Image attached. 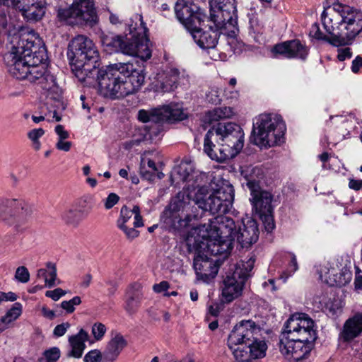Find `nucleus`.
I'll return each instance as SVG.
<instances>
[{
	"label": "nucleus",
	"mask_w": 362,
	"mask_h": 362,
	"mask_svg": "<svg viewBox=\"0 0 362 362\" xmlns=\"http://www.w3.org/2000/svg\"><path fill=\"white\" fill-rule=\"evenodd\" d=\"M47 59L45 47L33 33L21 35L11 51L4 56L13 77L28 80L50 98L57 100L62 90L46 64Z\"/></svg>",
	"instance_id": "f257e3e1"
},
{
	"label": "nucleus",
	"mask_w": 362,
	"mask_h": 362,
	"mask_svg": "<svg viewBox=\"0 0 362 362\" xmlns=\"http://www.w3.org/2000/svg\"><path fill=\"white\" fill-rule=\"evenodd\" d=\"M47 59L45 47L33 33L21 35L11 51L4 56L13 77L28 80L50 98L57 100L62 90L46 64Z\"/></svg>",
	"instance_id": "f03ea898"
},
{
	"label": "nucleus",
	"mask_w": 362,
	"mask_h": 362,
	"mask_svg": "<svg viewBox=\"0 0 362 362\" xmlns=\"http://www.w3.org/2000/svg\"><path fill=\"white\" fill-rule=\"evenodd\" d=\"M190 199L204 211H209L212 214H226L232 206L234 189L232 185L226 183L215 190L206 186L199 187L194 194L179 192L171 199L161 216L166 226L174 230H180L201 217L199 209L192 205Z\"/></svg>",
	"instance_id": "7ed1b4c3"
},
{
	"label": "nucleus",
	"mask_w": 362,
	"mask_h": 362,
	"mask_svg": "<svg viewBox=\"0 0 362 362\" xmlns=\"http://www.w3.org/2000/svg\"><path fill=\"white\" fill-rule=\"evenodd\" d=\"M322 21L326 32L334 35L335 47L351 44L362 32V11L338 2L323 11Z\"/></svg>",
	"instance_id": "20e7f679"
},
{
	"label": "nucleus",
	"mask_w": 362,
	"mask_h": 362,
	"mask_svg": "<svg viewBox=\"0 0 362 362\" xmlns=\"http://www.w3.org/2000/svg\"><path fill=\"white\" fill-rule=\"evenodd\" d=\"M244 133L233 122L218 123L204 137V151L212 160L223 162L234 158L243 148Z\"/></svg>",
	"instance_id": "39448f33"
},
{
	"label": "nucleus",
	"mask_w": 362,
	"mask_h": 362,
	"mask_svg": "<svg viewBox=\"0 0 362 362\" xmlns=\"http://www.w3.org/2000/svg\"><path fill=\"white\" fill-rule=\"evenodd\" d=\"M68 57L72 71L81 82H86L94 65L99 66V52L93 40L83 35L76 36L70 42Z\"/></svg>",
	"instance_id": "423d86ee"
},
{
	"label": "nucleus",
	"mask_w": 362,
	"mask_h": 362,
	"mask_svg": "<svg viewBox=\"0 0 362 362\" xmlns=\"http://www.w3.org/2000/svg\"><path fill=\"white\" fill-rule=\"evenodd\" d=\"M286 127L281 116L262 114L253 122L254 143L261 148H269L282 142Z\"/></svg>",
	"instance_id": "0eeeda50"
},
{
	"label": "nucleus",
	"mask_w": 362,
	"mask_h": 362,
	"mask_svg": "<svg viewBox=\"0 0 362 362\" xmlns=\"http://www.w3.org/2000/svg\"><path fill=\"white\" fill-rule=\"evenodd\" d=\"M122 72L120 64L101 69L94 65L92 71L89 72V76H87L86 81L91 83L92 81L89 80L96 78L100 90L105 97L119 98L126 96L122 80L125 78Z\"/></svg>",
	"instance_id": "6e6552de"
},
{
	"label": "nucleus",
	"mask_w": 362,
	"mask_h": 362,
	"mask_svg": "<svg viewBox=\"0 0 362 362\" xmlns=\"http://www.w3.org/2000/svg\"><path fill=\"white\" fill-rule=\"evenodd\" d=\"M255 262L253 257L246 262L240 261L235 265L232 272L227 274L222 287L224 301L230 303L241 295L246 281L252 276Z\"/></svg>",
	"instance_id": "1a4fd4ad"
},
{
	"label": "nucleus",
	"mask_w": 362,
	"mask_h": 362,
	"mask_svg": "<svg viewBox=\"0 0 362 362\" xmlns=\"http://www.w3.org/2000/svg\"><path fill=\"white\" fill-rule=\"evenodd\" d=\"M58 17L69 25H84L93 27L98 22L93 0H74L67 8L59 9Z\"/></svg>",
	"instance_id": "9d476101"
},
{
	"label": "nucleus",
	"mask_w": 362,
	"mask_h": 362,
	"mask_svg": "<svg viewBox=\"0 0 362 362\" xmlns=\"http://www.w3.org/2000/svg\"><path fill=\"white\" fill-rule=\"evenodd\" d=\"M31 205L21 199H0V220L17 230L33 214Z\"/></svg>",
	"instance_id": "9b49d317"
},
{
	"label": "nucleus",
	"mask_w": 362,
	"mask_h": 362,
	"mask_svg": "<svg viewBox=\"0 0 362 362\" xmlns=\"http://www.w3.org/2000/svg\"><path fill=\"white\" fill-rule=\"evenodd\" d=\"M281 334L313 344L317 337L315 322L305 313L291 315L285 322Z\"/></svg>",
	"instance_id": "f8f14e48"
},
{
	"label": "nucleus",
	"mask_w": 362,
	"mask_h": 362,
	"mask_svg": "<svg viewBox=\"0 0 362 362\" xmlns=\"http://www.w3.org/2000/svg\"><path fill=\"white\" fill-rule=\"evenodd\" d=\"M210 18L216 27L229 29L235 35L237 10L235 0H211Z\"/></svg>",
	"instance_id": "ddd939ff"
},
{
	"label": "nucleus",
	"mask_w": 362,
	"mask_h": 362,
	"mask_svg": "<svg viewBox=\"0 0 362 362\" xmlns=\"http://www.w3.org/2000/svg\"><path fill=\"white\" fill-rule=\"evenodd\" d=\"M250 175H244L246 186L251 192L252 198L250 202L259 216L265 215L273 212L272 206V195L270 192L262 191L259 186V175H261V170L258 168H253L250 170Z\"/></svg>",
	"instance_id": "4468645a"
},
{
	"label": "nucleus",
	"mask_w": 362,
	"mask_h": 362,
	"mask_svg": "<svg viewBox=\"0 0 362 362\" xmlns=\"http://www.w3.org/2000/svg\"><path fill=\"white\" fill-rule=\"evenodd\" d=\"M129 35L127 39L131 40L136 46V50L139 53V58L146 61L151 58V51L148 47V28L144 22L141 14L135 13L130 19L127 25Z\"/></svg>",
	"instance_id": "2eb2a0df"
},
{
	"label": "nucleus",
	"mask_w": 362,
	"mask_h": 362,
	"mask_svg": "<svg viewBox=\"0 0 362 362\" xmlns=\"http://www.w3.org/2000/svg\"><path fill=\"white\" fill-rule=\"evenodd\" d=\"M259 332V327L251 320H242L237 324L228 337V346L234 357H235V351L243 349L247 344L251 343V340H253Z\"/></svg>",
	"instance_id": "dca6fc26"
},
{
	"label": "nucleus",
	"mask_w": 362,
	"mask_h": 362,
	"mask_svg": "<svg viewBox=\"0 0 362 362\" xmlns=\"http://www.w3.org/2000/svg\"><path fill=\"white\" fill-rule=\"evenodd\" d=\"M237 226L230 217L218 215L214 218L209 220L208 223H204L198 227L200 237H219L230 239L233 241Z\"/></svg>",
	"instance_id": "f3484780"
},
{
	"label": "nucleus",
	"mask_w": 362,
	"mask_h": 362,
	"mask_svg": "<svg viewBox=\"0 0 362 362\" xmlns=\"http://www.w3.org/2000/svg\"><path fill=\"white\" fill-rule=\"evenodd\" d=\"M197 25L194 29L189 30L192 37L197 45L204 49H214L218 44L221 34L225 40H228V44L231 47L232 44L235 41V35L230 32L229 29H220L216 27L214 29L209 26L207 30L200 28Z\"/></svg>",
	"instance_id": "a211bd4d"
},
{
	"label": "nucleus",
	"mask_w": 362,
	"mask_h": 362,
	"mask_svg": "<svg viewBox=\"0 0 362 362\" xmlns=\"http://www.w3.org/2000/svg\"><path fill=\"white\" fill-rule=\"evenodd\" d=\"M279 347L280 352L285 358L300 362L309 356L314 347V344L298 339H292L288 336L281 334Z\"/></svg>",
	"instance_id": "6ab92c4d"
},
{
	"label": "nucleus",
	"mask_w": 362,
	"mask_h": 362,
	"mask_svg": "<svg viewBox=\"0 0 362 362\" xmlns=\"http://www.w3.org/2000/svg\"><path fill=\"white\" fill-rule=\"evenodd\" d=\"M175 12L179 21L189 31L204 21L206 15L194 4L185 0H177L175 6Z\"/></svg>",
	"instance_id": "aec40b11"
},
{
	"label": "nucleus",
	"mask_w": 362,
	"mask_h": 362,
	"mask_svg": "<svg viewBox=\"0 0 362 362\" xmlns=\"http://www.w3.org/2000/svg\"><path fill=\"white\" fill-rule=\"evenodd\" d=\"M100 38L103 46L107 48L110 52H122L139 58V53H137L135 48L136 46L127 39V34H126V37L124 38L121 35L102 32Z\"/></svg>",
	"instance_id": "412c9836"
},
{
	"label": "nucleus",
	"mask_w": 362,
	"mask_h": 362,
	"mask_svg": "<svg viewBox=\"0 0 362 362\" xmlns=\"http://www.w3.org/2000/svg\"><path fill=\"white\" fill-rule=\"evenodd\" d=\"M221 259H212L206 254L198 253L194 259L193 267L198 279L208 282L214 279L218 271Z\"/></svg>",
	"instance_id": "4be33fe9"
},
{
	"label": "nucleus",
	"mask_w": 362,
	"mask_h": 362,
	"mask_svg": "<svg viewBox=\"0 0 362 362\" xmlns=\"http://www.w3.org/2000/svg\"><path fill=\"white\" fill-rule=\"evenodd\" d=\"M259 238V229L256 221L251 218L243 219L235 229L233 241L237 240L241 247H249L256 243Z\"/></svg>",
	"instance_id": "5701e85b"
},
{
	"label": "nucleus",
	"mask_w": 362,
	"mask_h": 362,
	"mask_svg": "<svg viewBox=\"0 0 362 362\" xmlns=\"http://www.w3.org/2000/svg\"><path fill=\"white\" fill-rule=\"evenodd\" d=\"M124 74L123 86L125 88L126 95L132 94L138 90L144 82L145 76L143 69L134 67L132 62L120 64Z\"/></svg>",
	"instance_id": "b1692460"
},
{
	"label": "nucleus",
	"mask_w": 362,
	"mask_h": 362,
	"mask_svg": "<svg viewBox=\"0 0 362 362\" xmlns=\"http://www.w3.org/2000/svg\"><path fill=\"white\" fill-rule=\"evenodd\" d=\"M205 241L204 251L207 255L218 257L221 259V264L228 257L232 250V242L230 239L222 238L219 237H202Z\"/></svg>",
	"instance_id": "393cba45"
},
{
	"label": "nucleus",
	"mask_w": 362,
	"mask_h": 362,
	"mask_svg": "<svg viewBox=\"0 0 362 362\" xmlns=\"http://www.w3.org/2000/svg\"><path fill=\"white\" fill-rule=\"evenodd\" d=\"M272 52L288 59L297 58L305 60L308 54V47L298 40H288L276 45Z\"/></svg>",
	"instance_id": "a878e982"
},
{
	"label": "nucleus",
	"mask_w": 362,
	"mask_h": 362,
	"mask_svg": "<svg viewBox=\"0 0 362 362\" xmlns=\"http://www.w3.org/2000/svg\"><path fill=\"white\" fill-rule=\"evenodd\" d=\"M250 342L243 349L235 351V358L238 361L249 362L252 359L265 356L267 345L264 340H261L255 336Z\"/></svg>",
	"instance_id": "bb28decb"
},
{
	"label": "nucleus",
	"mask_w": 362,
	"mask_h": 362,
	"mask_svg": "<svg viewBox=\"0 0 362 362\" xmlns=\"http://www.w3.org/2000/svg\"><path fill=\"white\" fill-rule=\"evenodd\" d=\"M13 6L23 4V16L29 21H38L44 16L46 11L45 0H12Z\"/></svg>",
	"instance_id": "cd10ccee"
},
{
	"label": "nucleus",
	"mask_w": 362,
	"mask_h": 362,
	"mask_svg": "<svg viewBox=\"0 0 362 362\" xmlns=\"http://www.w3.org/2000/svg\"><path fill=\"white\" fill-rule=\"evenodd\" d=\"M129 224H132L134 227L144 226L140 208L137 205H134L132 209L125 205L121 208L119 217L117 221V226H124Z\"/></svg>",
	"instance_id": "c85d7f7f"
},
{
	"label": "nucleus",
	"mask_w": 362,
	"mask_h": 362,
	"mask_svg": "<svg viewBox=\"0 0 362 362\" xmlns=\"http://www.w3.org/2000/svg\"><path fill=\"white\" fill-rule=\"evenodd\" d=\"M160 121L173 122L182 121L187 117V113L185 112L182 105L170 103L158 108Z\"/></svg>",
	"instance_id": "c756f323"
},
{
	"label": "nucleus",
	"mask_w": 362,
	"mask_h": 362,
	"mask_svg": "<svg viewBox=\"0 0 362 362\" xmlns=\"http://www.w3.org/2000/svg\"><path fill=\"white\" fill-rule=\"evenodd\" d=\"M362 333V313H357L348 319L341 333L344 341H349L358 337Z\"/></svg>",
	"instance_id": "7c9ffc66"
},
{
	"label": "nucleus",
	"mask_w": 362,
	"mask_h": 362,
	"mask_svg": "<svg viewBox=\"0 0 362 362\" xmlns=\"http://www.w3.org/2000/svg\"><path fill=\"white\" fill-rule=\"evenodd\" d=\"M89 339V335L83 329L74 335L69 337V342L71 346V351L67 354L69 357L79 358L82 356L86 349L85 342Z\"/></svg>",
	"instance_id": "2f4dec72"
},
{
	"label": "nucleus",
	"mask_w": 362,
	"mask_h": 362,
	"mask_svg": "<svg viewBox=\"0 0 362 362\" xmlns=\"http://www.w3.org/2000/svg\"><path fill=\"white\" fill-rule=\"evenodd\" d=\"M127 346V341L120 334H117L108 342L105 350L103 352V358L105 361H115L122 349Z\"/></svg>",
	"instance_id": "473e14b6"
},
{
	"label": "nucleus",
	"mask_w": 362,
	"mask_h": 362,
	"mask_svg": "<svg viewBox=\"0 0 362 362\" xmlns=\"http://www.w3.org/2000/svg\"><path fill=\"white\" fill-rule=\"evenodd\" d=\"M141 286L138 283H134L130 285L127 292V300L125 302V310L130 315L136 312L140 306L142 300Z\"/></svg>",
	"instance_id": "72a5a7b5"
},
{
	"label": "nucleus",
	"mask_w": 362,
	"mask_h": 362,
	"mask_svg": "<svg viewBox=\"0 0 362 362\" xmlns=\"http://www.w3.org/2000/svg\"><path fill=\"white\" fill-rule=\"evenodd\" d=\"M163 122V121L153 122L137 129V131L141 137L137 139L136 141L140 142L144 140H153L156 139L163 131L161 124V122Z\"/></svg>",
	"instance_id": "f704fd0d"
},
{
	"label": "nucleus",
	"mask_w": 362,
	"mask_h": 362,
	"mask_svg": "<svg viewBox=\"0 0 362 362\" xmlns=\"http://www.w3.org/2000/svg\"><path fill=\"white\" fill-rule=\"evenodd\" d=\"M233 115V109L230 107H219L209 111L206 116V120L209 123L219 119L230 118Z\"/></svg>",
	"instance_id": "c9c22d12"
},
{
	"label": "nucleus",
	"mask_w": 362,
	"mask_h": 362,
	"mask_svg": "<svg viewBox=\"0 0 362 362\" xmlns=\"http://www.w3.org/2000/svg\"><path fill=\"white\" fill-rule=\"evenodd\" d=\"M180 72L177 69H171L165 76L160 83V88L163 92L173 91L176 87L179 79Z\"/></svg>",
	"instance_id": "e433bc0d"
},
{
	"label": "nucleus",
	"mask_w": 362,
	"mask_h": 362,
	"mask_svg": "<svg viewBox=\"0 0 362 362\" xmlns=\"http://www.w3.org/2000/svg\"><path fill=\"white\" fill-rule=\"evenodd\" d=\"M86 216H83L81 210L69 209L64 211L62 215L63 221L69 225L76 226L82 219Z\"/></svg>",
	"instance_id": "4c0bfd02"
},
{
	"label": "nucleus",
	"mask_w": 362,
	"mask_h": 362,
	"mask_svg": "<svg viewBox=\"0 0 362 362\" xmlns=\"http://www.w3.org/2000/svg\"><path fill=\"white\" fill-rule=\"evenodd\" d=\"M94 197L92 195H85L78 202V210L83 216H88L94 206Z\"/></svg>",
	"instance_id": "58836bf2"
},
{
	"label": "nucleus",
	"mask_w": 362,
	"mask_h": 362,
	"mask_svg": "<svg viewBox=\"0 0 362 362\" xmlns=\"http://www.w3.org/2000/svg\"><path fill=\"white\" fill-rule=\"evenodd\" d=\"M21 313L22 305L20 303H15L1 318L8 327V325L18 319Z\"/></svg>",
	"instance_id": "ea45409f"
},
{
	"label": "nucleus",
	"mask_w": 362,
	"mask_h": 362,
	"mask_svg": "<svg viewBox=\"0 0 362 362\" xmlns=\"http://www.w3.org/2000/svg\"><path fill=\"white\" fill-rule=\"evenodd\" d=\"M138 119L144 123H151L153 122L160 121V115L158 112V108L148 111L145 110H141L138 113Z\"/></svg>",
	"instance_id": "a19ab883"
},
{
	"label": "nucleus",
	"mask_w": 362,
	"mask_h": 362,
	"mask_svg": "<svg viewBox=\"0 0 362 362\" xmlns=\"http://www.w3.org/2000/svg\"><path fill=\"white\" fill-rule=\"evenodd\" d=\"M45 134V130L42 128L34 129L28 133V137L31 140L33 146L35 151L40 150L41 143L40 138Z\"/></svg>",
	"instance_id": "79ce46f5"
},
{
	"label": "nucleus",
	"mask_w": 362,
	"mask_h": 362,
	"mask_svg": "<svg viewBox=\"0 0 362 362\" xmlns=\"http://www.w3.org/2000/svg\"><path fill=\"white\" fill-rule=\"evenodd\" d=\"M47 271V279H46V285L49 288H52L56 285L57 279V268L54 263L48 262L46 264Z\"/></svg>",
	"instance_id": "37998d69"
},
{
	"label": "nucleus",
	"mask_w": 362,
	"mask_h": 362,
	"mask_svg": "<svg viewBox=\"0 0 362 362\" xmlns=\"http://www.w3.org/2000/svg\"><path fill=\"white\" fill-rule=\"evenodd\" d=\"M310 35L317 40H322L325 42H329V44L332 45L334 46V43L332 40L334 38V35H330V37H328L325 35H324L320 30V28L318 25L314 24L312 27V30H310Z\"/></svg>",
	"instance_id": "c03bdc74"
},
{
	"label": "nucleus",
	"mask_w": 362,
	"mask_h": 362,
	"mask_svg": "<svg viewBox=\"0 0 362 362\" xmlns=\"http://www.w3.org/2000/svg\"><path fill=\"white\" fill-rule=\"evenodd\" d=\"M81 303V299L79 296H74L69 300H64L61 303V308L66 311L68 313H72L75 310V305H78Z\"/></svg>",
	"instance_id": "a18cd8bd"
},
{
	"label": "nucleus",
	"mask_w": 362,
	"mask_h": 362,
	"mask_svg": "<svg viewBox=\"0 0 362 362\" xmlns=\"http://www.w3.org/2000/svg\"><path fill=\"white\" fill-rule=\"evenodd\" d=\"M43 356H45L46 362H57L60 358L61 352L58 347H52L45 350L43 353Z\"/></svg>",
	"instance_id": "49530a36"
},
{
	"label": "nucleus",
	"mask_w": 362,
	"mask_h": 362,
	"mask_svg": "<svg viewBox=\"0 0 362 362\" xmlns=\"http://www.w3.org/2000/svg\"><path fill=\"white\" fill-rule=\"evenodd\" d=\"M107 328L105 325L101 322H96L92 327V334L96 341H100L104 337Z\"/></svg>",
	"instance_id": "de8ad7c7"
},
{
	"label": "nucleus",
	"mask_w": 362,
	"mask_h": 362,
	"mask_svg": "<svg viewBox=\"0 0 362 362\" xmlns=\"http://www.w3.org/2000/svg\"><path fill=\"white\" fill-rule=\"evenodd\" d=\"M15 279L19 282L27 283L30 279L28 269L24 266L18 267L16 271Z\"/></svg>",
	"instance_id": "09e8293b"
},
{
	"label": "nucleus",
	"mask_w": 362,
	"mask_h": 362,
	"mask_svg": "<svg viewBox=\"0 0 362 362\" xmlns=\"http://www.w3.org/2000/svg\"><path fill=\"white\" fill-rule=\"evenodd\" d=\"M174 175H177V178L182 181H187L190 176L189 170L187 165H180L173 171Z\"/></svg>",
	"instance_id": "8fccbe9b"
},
{
	"label": "nucleus",
	"mask_w": 362,
	"mask_h": 362,
	"mask_svg": "<svg viewBox=\"0 0 362 362\" xmlns=\"http://www.w3.org/2000/svg\"><path fill=\"white\" fill-rule=\"evenodd\" d=\"M118 228L124 232L128 239L132 240L139 235V231L136 229L137 227H134L132 224L125 225Z\"/></svg>",
	"instance_id": "3c124183"
},
{
	"label": "nucleus",
	"mask_w": 362,
	"mask_h": 362,
	"mask_svg": "<svg viewBox=\"0 0 362 362\" xmlns=\"http://www.w3.org/2000/svg\"><path fill=\"white\" fill-rule=\"evenodd\" d=\"M103 356L99 350H91L85 355L83 361L84 362H101Z\"/></svg>",
	"instance_id": "603ef678"
},
{
	"label": "nucleus",
	"mask_w": 362,
	"mask_h": 362,
	"mask_svg": "<svg viewBox=\"0 0 362 362\" xmlns=\"http://www.w3.org/2000/svg\"><path fill=\"white\" fill-rule=\"evenodd\" d=\"M264 224V228L267 232H271L275 227L272 213H268L265 215L259 216Z\"/></svg>",
	"instance_id": "864d4df0"
},
{
	"label": "nucleus",
	"mask_w": 362,
	"mask_h": 362,
	"mask_svg": "<svg viewBox=\"0 0 362 362\" xmlns=\"http://www.w3.org/2000/svg\"><path fill=\"white\" fill-rule=\"evenodd\" d=\"M70 326L71 325L67 322L57 325L53 330L54 336L56 337L64 336Z\"/></svg>",
	"instance_id": "5fc2aeb1"
},
{
	"label": "nucleus",
	"mask_w": 362,
	"mask_h": 362,
	"mask_svg": "<svg viewBox=\"0 0 362 362\" xmlns=\"http://www.w3.org/2000/svg\"><path fill=\"white\" fill-rule=\"evenodd\" d=\"M119 197L115 193H110L107 197L105 199V208L106 209H112L115 204L118 203Z\"/></svg>",
	"instance_id": "6e6d98bb"
},
{
	"label": "nucleus",
	"mask_w": 362,
	"mask_h": 362,
	"mask_svg": "<svg viewBox=\"0 0 362 362\" xmlns=\"http://www.w3.org/2000/svg\"><path fill=\"white\" fill-rule=\"evenodd\" d=\"M66 293V291L57 288L52 291H47L45 293V296L47 297L51 298L52 300L57 301L62 296H64Z\"/></svg>",
	"instance_id": "4d7b16f0"
},
{
	"label": "nucleus",
	"mask_w": 362,
	"mask_h": 362,
	"mask_svg": "<svg viewBox=\"0 0 362 362\" xmlns=\"http://www.w3.org/2000/svg\"><path fill=\"white\" fill-rule=\"evenodd\" d=\"M291 260L287 269L288 276H291L298 269L296 257L294 254L290 253Z\"/></svg>",
	"instance_id": "13d9d810"
},
{
	"label": "nucleus",
	"mask_w": 362,
	"mask_h": 362,
	"mask_svg": "<svg viewBox=\"0 0 362 362\" xmlns=\"http://www.w3.org/2000/svg\"><path fill=\"white\" fill-rule=\"evenodd\" d=\"M55 132L58 136V140H65L69 137V133L64 129V127L58 124L55 127Z\"/></svg>",
	"instance_id": "bf43d9fd"
},
{
	"label": "nucleus",
	"mask_w": 362,
	"mask_h": 362,
	"mask_svg": "<svg viewBox=\"0 0 362 362\" xmlns=\"http://www.w3.org/2000/svg\"><path fill=\"white\" fill-rule=\"evenodd\" d=\"M352 53L351 49L349 47H346L344 49H339L338 50L337 58L339 61H344L346 59H349L351 57Z\"/></svg>",
	"instance_id": "052dcab7"
},
{
	"label": "nucleus",
	"mask_w": 362,
	"mask_h": 362,
	"mask_svg": "<svg viewBox=\"0 0 362 362\" xmlns=\"http://www.w3.org/2000/svg\"><path fill=\"white\" fill-rule=\"evenodd\" d=\"M17 296L13 292L4 293L0 291V303L3 301H15Z\"/></svg>",
	"instance_id": "680f3d73"
},
{
	"label": "nucleus",
	"mask_w": 362,
	"mask_h": 362,
	"mask_svg": "<svg viewBox=\"0 0 362 362\" xmlns=\"http://www.w3.org/2000/svg\"><path fill=\"white\" fill-rule=\"evenodd\" d=\"M71 146L72 143L71 141H65L64 140H58L56 144V148L58 150L65 152L69 151L71 149Z\"/></svg>",
	"instance_id": "e2e57ef3"
},
{
	"label": "nucleus",
	"mask_w": 362,
	"mask_h": 362,
	"mask_svg": "<svg viewBox=\"0 0 362 362\" xmlns=\"http://www.w3.org/2000/svg\"><path fill=\"white\" fill-rule=\"evenodd\" d=\"M170 287L169 283L166 281H163L159 284H154L153 289L156 293H161L167 291Z\"/></svg>",
	"instance_id": "0e129e2a"
},
{
	"label": "nucleus",
	"mask_w": 362,
	"mask_h": 362,
	"mask_svg": "<svg viewBox=\"0 0 362 362\" xmlns=\"http://www.w3.org/2000/svg\"><path fill=\"white\" fill-rule=\"evenodd\" d=\"M362 68V57L357 56L355 59L353 60L351 64V71L354 73H358L360 69Z\"/></svg>",
	"instance_id": "69168bd1"
},
{
	"label": "nucleus",
	"mask_w": 362,
	"mask_h": 362,
	"mask_svg": "<svg viewBox=\"0 0 362 362\" xmlns=\"http://www.w3.org/2000/svg\"><path fill=\"white\" fill-rule=\"evenodd\" d=\"M349 187L354 190H359L362 188V180L350 179Z\"/></svg>",
	"instance_id": "338daca9"
},
{
	"label": "nucleus",
	"mask_w": 362,
	"mask_h": 362,
	"mask_svg": "<svg viewBox=\"0 0 362 362\" xmlns=\"http://www.w3.org/2000/svg\"><path fill=\"white\" fill-rule=\"evenodd\" d=\"M361 271L356 268V277L354 281L355 288L357 290L362 289V275L360 274Z\"/></svg>",
	"instance_id": "774afa93"
}]
</instances>
